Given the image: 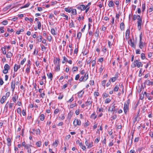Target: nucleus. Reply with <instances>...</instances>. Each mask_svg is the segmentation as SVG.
Instances as JSON below:
<instances>
[{"instance_id": "obj_25", "label": "nucleus", "mask_w": 153, "mask_h": 153, "mask_svg": "<svg viewBox=\"0 0 153 153\" xmlns=\"http://www.w3.org/2000/svg\"><path fill=\"white\" fill-rule=\"evenodd\" d=\"M36 39L38 42H41L42 41V37L39 35L36 37Z\"/></svg>"}, {"instance_id": "obj_14", "label": "nucleus", "mask_w": 153, "mask_h": 153, "mask_svg": "<svg viewBox=\"0 0 153 153\" xmlns=\"http://www.w3.org/2000/svg\"><path fill=\"white\" fill-rule=\"evenodd\" d=\"M145 82H146V84L149 85H153V81H150L149 80H146Z\"/></svg>"}, {"instance_id": "obj_30", "label": "nucleus", "mask_w": 153, "mask_h": 153, "mask_svg": "<svg viewBox=\"0 0 153 153\" xmlns=\"http://www.w3.org/2000/svg\"><path fill=\"white\" fill-rule=\"evenodd\" d=\"M92 103V101H87L86 102V105L88 106V105H91Z\"/></svg>"}, {"instance_id": "obj_36", "label": "nucleus", "mask_w": 153, "mask_h": 153, "mask_svg": "<svg viewBox=\"0 0 153 153\" xmlns=\"http://www.w3.org/2000/svg\"><path fill=\"white\" fill-rule=\"evenodd\" d=\"M37 24L38 28V29H41V24L40 22L38 21L37 22Z\"/></svg>"}, {"instance_id": "obj_5", "label": "nucleus", "mask_w": 153, "mask_h": 153, "mask_svg": "<svg viewBox=\"0 0 153 153\" xmlns=\"http://www.w3.org/2000/svg\"><path fill=\"white\" fill-rule=\"evenodd\" d=\"M73 124L75 126L77 125L79 126L81 125V122L80 120L76 119L74 121Z\"/></svg>"}, {"instance_id": "obj_45", "label": "nucleus", "mask_w": 153, "mask_h": 153, "mask_svg": "<svg viewBox=\"0 0 153 153\" xmlns=\"http://www.w3.org/2000/svg\"><path fill=\"white\" fill-rule=\"evenodd\" d=\"M103 69L104 68L103 67L102 65H101L99 70V72L100 73H101L102 72Z\"/></svg>"}, {"instance_id": "obj_56", "label": "nucleus", "mask_w": 153, "mask_h": 153, "mask_svg": "<svg viewBox=\"0 0 153 153\" xmlns=\"http://www.w3.org/2000/svg\"><path fill=\"white\" fill-rule=\"evenodd\" d=\"M63 97V94H60L59 96L58 97V99L59 100H61L62 99Z\"/></svg>"}, {"instance_id": "obj_37", "label": "nucleus", "mask_w": 153, "mask_h": 153, "mask_svg": "<svg viewBox=\"0 0 153 153\" xmlns=\"http://www.w3.org/2000/svg\"><path fill=\"white\" fill-rule=\"evenodd\" d=\"M42 50L43 51H45L46 50V48L43 45H41Z\"/></svg>"}, {"instance_id": "obj_64", "label": "nucleus", "mask_w": 153, "mask_h": 153, "mask_svg": "<svg viewBox=\"0 0 153 153\" xmlns=\"http://www.w3.org/2000/svg\"><path fill=\"white\" fill-rule=\"evenodd\" d=\"M144 98V94H141L140 95V98L141 100H142Z\"/></svg>"}, {"instance_id": "obj_26", "label": "nucleus", "mask_w": 153, "mask_h": 153, "mask_svg": "<svg viewBox=\"0 0 153 153\" xmlns=\"http://www.w3.org/2000/svg\"><path fill=\"white\" fill-rule=\"evenodd\" d=\"M39 117H40V120H41L43 121L44 120V118H45V116L43 114H41L40 115Z\"/></svg>"}, {"instance_id": "obj_35", "label": "nucleus", "mask_w": 153, "mask_h": 153, "mask_svg": "<svg viewBox=\"0 0 153 153\" xmlns=\"http://www.w3.org/2000/svg\"><path fill=\"white\" fill-rule=\"evenodd\" d=\"M77 104L76 103H74L71 104L70 106V108H72L76 106Z\"/></svg>"}, {"instance_id": "obj_32", "label": "nucleus", "mask_w": 153, "mask_h": 153, "mask_svg": "<svg viewBox=\"0 0 153 153\" xmlns=\"http://www.w3.org/2000/svg\"><path fill=\"white\" fill-rule=\"evenodd\" d=\"M71 11L72 14L74 15H76V10L75 9H72Z\"/></svg>"}, {"instance_id": "obj_61", "label": "nucleus", "mask_w": 153, "mask_h": 153, "mask_svg": "<svg viewBox=\"0 0 153 153\" xmlns=\"http://www.w3.org/2000/svg\"><path fill=\"white\" fill-rule=\"evenodd\" d=\"M93 146L92 145V143H89L88 146L87 147V148H91Z\"/></svg>"}, {"instance_id": "obj_29", "label": "nucleus", "mask_w": 153, "mask_h": 153, "mask_svg": "<svg viewBox=\"0 0 153 153\" xmlns=\"http://www.w3.org/2000/svg\"><path fill=\"white\" fill-rule=\"evenodd\" d=\"M4 68L6 70H9L10 69L9 66L7 64H6L4 66Z\"/></svg>"}, {"instance_id": "obj_7", "label": "nucleus", "mask_w": 153, "mask_h": 153, "mask_svg": "<svg viewBox=\"0 0 153 153\" xmlns=\"http://www.w3.org/2000/svg\"><path fill=\"white\" fill-rule=\"evenodd\" d=\"M31 146H32L31 145L27 144V146L25 147V149L27 150V152L28 153H31V149L30 148V147Z\"/></svg>"}, {"instance_id": "obj_10", "label": "nucleus", "mask_w": 153, "mask_h": 153, "mask_svg": "<svg viewBox=\"0 0 153 153\" xmlns=\"http://www.w3.org/2000/svg\"><path fill=\"white\" fill-rule=\"evenodd\" d=\"M20 68V65H17L16 64H15L14 67L13 69L14 71L15 72H16Z\"/></svg>"}, {"instance_id": "obj_33", "label": "nucleus", "mask_w": 153, "mask_h": 153, "mask_svg": "<svg viewBox=\"0 0 153 153\" xmlns=\"http://www.w3.org/2000/svg\"><path fill=\"white\" fill-rule=\"evenodd\" d=\"M103 5L102 2L100 1L98 2V4L97 5L100 8H101L102 7Z\"/></svg>"}, {"instance_id": "obj_58", "label": "nucleus", "mask_w": 153, "mask_h": 153, "mask_svg": "<svg viewBox=\"0 0 153 153\" xmlns=\"http://www.w3.org/2000/svg\"><path fill=\"white\" fill-rule=\"evenodd\" d=\"M73 71L75 72L78 70V68L77 67H74L73 68Z\"/></svg>"}, {"instance_id": "obj_24", "label": "nucleus", "mask_w": 153, "mask_h": 153, "mask_svg": "<svg viewBox=\"0 0 153 153\" xmlns=\"http://www.w3.org/2000/svg\"><path fill=\"white\" fill-rule=\"evenodd\" d=\"M72 8H65V10L66 12L69 13L71 12V11L72 10Z\"/></svg>"}, {"instance_id": "obj_59", "label": "nucleus", "mask_w": 153, "mask_h": 153, "mask_svg": "<svg viewBox=\"0 0 153 153\" xmlns=\"http://www.w3.org/2000/svg\"><path fill=\"white\" fill-rule=\"evenodd\" d=\"M111 101V100L110 99L108 98L107 99L105 100V103H108Z\"/></svg>"}, {"instance_id": "obj_50", "label": "nucleus", "mask_w": 153, "mask_h": 153, "mask_svg": "<svg viewBox=\"0 0 153 153\" xmlns=\"http://www.w3.org/2000/svg\"><path fill=\"white\" fill-rule=\"evenodd\" d=\"M61 15L62 16L65 17L67 20H68V16L65 15L64 13H62V14H61Z\"/></svg>"}, {"instance_id": "obj_57", "label": "nucleus", "mask_w": 153, "mask_h": 153, "mask_svg": "<svg viewBox=\"0 0 153 153\" xmlns=\"http://www.w3.org/2000/svg\"><path fill=\"white\" fill-rule=\"evenodd\" d=\"M117 79L115 77H114L111 78V80L112 82H115L117 80Z\"/></svg>"}, {"instance_id": "obj_6", "label": "nucleus", "mask_w": 153, "mask_h": 153, "mask_svg": "<svg viewBox=\"0 0 153 153\" xmlns=\"http://www.w3.org/2000/svg\"><path fill=\"white\" fill-rule=\"evenodd\" d=\"M142 23V19H138L137 21V27L139 30H140L141 28V25Z\"/></svg>"}, {"instance_id": "obj_34", "label": "nucleus", "mask_w": 153, "mask_h": 153, "mask_svg": "<svg viewBox=\"0 0 153 153\" xmlns=\"http://www.w3.org/2000/svg\"><path fill=\"white\" fill-rule=\"evenodd\" d=\"M36 146H38V147H40L41 145V141H38V142H37L36 144Z\"/></svg>"}, {"instance_id": "obj_8", "label": "nucleus", "mask_w": 153, "mask_h": 153, "mask_svg": "<svg viewBox=\"0 0 153 153\" xmlns=\"http://www.w3.org/2000/svg\"><path fill=\"white\" fill-rule=\"evenodd\" d=\"M129 105H127L126 104V103L124 104V107L123 108L124 111L125 113L126 114L128 110Z\"/></svg>"}, {"instance_id": "obj_23", "label": "nucleus", "mask_w": 153, "mask_h": 153, "mask_svg": "<svg viewBox=\"0 0 153 153\" xmlns=\"http://www.w3.org/2000/svg\"><path fill=\"white\" fill-rule=\"evenodd\" d=\"M120 28L121 30H123L125 28L124 24L123 22H122L120 24Z\"/></svg>"}, {"instance_id": "obj_22", "label": "nucleus", "mask_w": 153, "mask_h": 153, "mask_svg": "<svg viewBox=\"0 0 153 153\" xmlns=\"http://www.w3.org/2000/svg\"><path fill=\"white\" fill-rule=\"evenodd\" d=\"M149 93H147L146 94V96L148 98V99L149 100H151L152 99V97L150 95Z\"/></svg>"}, {"instance_id": "obj_51", "label": "nucleus", "mask_w": 153, "mask_h": 153, "mask_svg": "<svg viewBox=\"0 0 153 153\" xmlns=\"http://www.w3.org/2000/svg\"><path fill=\"white\" fill-rule=\"evenodd\" d=\"M40 130L38 128L36 130V135L40 134Z\"/></svg>"}, {"instance_id": "obj_15", "label": "nucleus", "mask_w": 153, "mask_h": 153, "mask_svg": "<svg viewBox=\"0 0 153 153\" xmlns=\"http://www.w3.org/2000/svg\"><path fill=\"white\" fill-rule=\"evenodd\" d=\"M6 100V97L5 96H3L1 99V100H0V102L1 104H3L4 103V102H5V101Z\"/></svg>"}, {"instance_id": "obj_38", "label": "nucleus", "mask_w": 153, "mask_h": 153, "mask_svg": "<svg viewBox=\"0 0 153 153\" xmlns=\"http://www.w3.org/2000/svg\"><path fill=\"white\" fill-rule=\"evenodd\" d=\"M55 65H56V67L57 70L58 71H59L60 70V64H59V63L55 64Z\"/></svg>"}, {"instance_id": "obj_48", "label": "nucleus", "mask_w": 153, "mask_h": 153, "mask_svg": "<svg viewBox=\"0 0 153 153\" xmlns=\"http://www.w3.org/2000/svg\"><path fill=\"white\" fill-rule=\"evenodd\" d=\"M17 111V113L21 115V108H18Z\"/></svg>"}, {"instance_id": "obj_9", "label": "nucleus", "mask_w": 153, "mask_h": 153, "mask_svg": "<svg viewBox=\"0 0 153 153\" xmlns=\"http://www.w3.org/2000/svg\"><path fill=\"white\" fill-rule=\"evenodd\" d=\"M18 96L17 94H15L13 97L12 98V100L14 102H16L17 100H18Z\"/></svg>"}, {"instance_id": "obj_12", "label": "nucleus", "mask_w": 153, "mask_h": 153, "mask_svg": "<svg viewBox=\"0 0 153 153\" xmlns=\"http://www.w3.org/2000/svg\"><path fill=\"white\" fill-rule=\"evenodd\" d=\"M59 143V140H56L53 143L52 145L55 147H56Z\"/></svg>"}, {"instance_id": "obj_16", "label": "nucleus", "mask_w": 153, "mask_h": 153, "mask_svg": "<svg viewBox=\"0 0 153 153\" xmlns=\"http://www.w3.org/2000/svg\"><path fill=\"white\" fill-rule=\"evenodd\" d=\"M13 54L10 52L9 51L7 52V53L6 54V56L7 58H10L12 56Z\"/></svg>"}, {"instance_id": "obj_55", "label": "nucleus", "mask_w": 153, "mask_h": 153, "mask_svg": "<svg viewBox=\"0 0 153 153\" xmlns=\"http://www.w3.org/2000/svg\"><path fill=\"white\" fill-rule=\"evenodd\" d=\"M7 30L8 32H13L14 31V30L12 28L10 29L9 28H8L7 29Z\"/></svg>"}, {"instance_id": "obj_21", "label": "nucleus", "mask_w": 153, "mask_h": 153, "mask_svg": "<svg viewBox=\"0 0 153 153\" xmlns=\"http://www.w3.org/2000/svg\"><path fill=\"white\" fill-rule=\"evenodd\" d=\"M7 145L9 146L11 145V140L10 138H7Z\"/></svg>"}, {"instance_id": "obj_46", "label": "nucleus", "mask_w": 153, "mask_h": 153, "mask_svg": "<svg viewBox=\"0 0 153 153\" xmlns=\"http://www.w3.org/2000/svg\"><path fill=\"white\" fill-rule=\"evenodd\" d=\"M26 61V59L25 58H24L20 62V64L21 65H23Z\"/></svg>"}, {"instance_id": "obj_52", "label": "nucleus", "mask_w": 153, "mask_h": 153, "mask_svg": "<svg viewBox=\"0 0 153 153\" xmlns=\"http://www.w3.org/2000/svg\"><path fill=\"white\" fill-rule=\"evenodd\" d=\"M146 8L145 4H143L142 5V11H143Z\"/></svg>"}, {"instance_id": "obj_13", "label": "nucleus", "mask_w": 153, "mask_h": 153, "mask_svg": "<svg viewBox=\"0 0 153 153\" xmlns=\"http://www.w3.org/2000/svg\"><path fill=\"white\" fill-rule=\"evenodd\" d=\"M130 31L129 29L126 30V38L128 39L129 38Z\"/></svg>"}, {"instance_id": "obj_44", "label": "nucleus", "mask_w": 153, "mask_h": 153, "mask_svg": "<svg viewBox=\"0 0 153 153\" xmlns=\"http://www.w3.org/2000/svg\"><path fill=\"white\" fill-rule=\"evenodd\" d=\"M94 35L95 38H96L97 39L98 38L99 34L97 31H96L95 32Z\"/></svg>"}, {"instance_id": "obj_4", "label": "nucleus", "mask_w": 153, "mask_h": 153, "mask_svg": "<svg viewBox=\"0 0 153 153\" xmlns=\"http://www.w3.org/2000/svg\"><path fill=\"white\" fill-rule=\"evenodd\" d=\"M76 8L80 10H84L87 8V7L84 5H77L76 6Z\"/></svg>"}, {"instance_id": "obj_1", "label": "nucleus", "mask_w": 153, "mask_h": 153, "mask_svg": "<svg viewBox=\"0 0 153 153\" xmlns=\"http://www.w3.org/2000/svg\"><path fill=\"white\" fill-rule=\"evenodd\" d=\"M133 63L134 64L133 65L131 66L133 68H134L135 67H137L138 68H139L141 67H142L143 65L142 62H139V60H134Z\"/></svg>"}, {"instance_id": "obj_60", "label": "nucleus", "mask_w": 153, "mask_h": 153, "mask_svg": "<svg viewBox=\"0 0 153 153\" xmlns=\"http://www.w3.org/2000/svg\"><path fill=\"white\" fill-rule=\"evenodd\" d=\"M42 42L43 43L45 44V45H47L48 44L46 42V40L45 39H43Z\"/></svg>"}, {"instance_id": "obj_54", "label": "nucleus", "mask_w": 153, "mask_h": 153, "mask_svg": "<svg viewBox=\"0 0 153 153\" xmlns=\"http://www.w3.org/2000/svg\"><path fill=\"white\" fill-rule=\"evenodd\" d=\"M11 6V5H10L8 6H7V7H6L4 9V10H5V11H6Z\"/></svg>"}, {"instance_id": "obj_42", "label": "nucleus", "mask_w": 153, "mask_h": 153, "mask_svg": "<svg viewBox=\"0 0 153 153\" xmlns=\"http://www.w3.org/2000/svg\"><path fill=\"white\" fill-rule=\"evenodd\" d=\"M141 57L142 59H144L145 58V54L144 53H142L141 54Z\"/></svg>"}, {"instance_id": "obj_17", "label": "nucleus", "mask_w": 153, "mask_h": 153, "mask_svg": "<svg viewBox=\"0 0 153 153\" xmlns=\"http://www.w3.org/2000/svg\"><path fill=\"white\" fill-rule=\"evenodd\" d=\"M144 43L143 42H139V47L140 49H142L144 47Z\"/></svg>"}, {"instance_id": "obj_2", "label": "nucleus", "mask_w": 153, "mask_h": 153, "mask_svg": "<svg viewBox=\"0 0 153 153\" xmlns=\"http://www.w3.org/2000/svg\"><path fill=\"white\" fill-rule=\"evenodd\" d=\"M88 78V73H86L84 76H82L79 79V81L80 82H85L86 81Z\"/></svg>"}, {"instance_id": "obj_40", "label": "nucleus", "mask_w": 153, "mask_h": 153, "mask_svg": "<svg viewBox=\"0 0 153 153\" xmlns=\"http://www.w3.org/2000/svg\"><path fill=\"white\" fill-rule=\"evenodd\" d=\"M8 22L7 20H4L1 22V24L4 25H6L7 24Z\"/></svg>"}, {"instance_id": "obj_43", "label": "nucleus", "mask_w": 153, "mask_h": 153, "mask_svg": "<svg viewBox=\"0 0 153 153\" xmlns=\"http://www.w3.org/2000/svg\"><path fill=\"white\" fill-rule=\"evenodd\" d=\"M60 111L58 108H56L55 109L54 111V114H57Z\"/></svg>"}, {"instance_id": "obj_28", "label": "nucleus", "mask_w": 153, "mask_h": 153, "mask_svg": "<svg viewBox=\"0 0 153 153\" xmlns=\"http://www.w3.org/2000/svg\"><path fill=\"white\" fill-rule=\"evenodd\" d=\"M30 66H27V67L26 69V72L28 74V73L30 71Z\"/></svg>"}, {"instance_id": "obj_19", "label": "nucleus", "mask_w": 153, "mask_h": 153, "mask_svg": "<svg viewBox=\"0 0 153 153\" xmlns=\"http://www.w3.org/2000/svg\"><path fill=\"white\" fill-rule=\"evenodd\" d=\"M114 5V4L112 0L110 1L108 4V6L109 7H113Z\"/></svg>"}, {"instance_id": "obj_20", "label": "nucleus", "mask_w": 153, "mask_h": 153, "mask_svg": "<svg viewBox=\"0 0 153 153\" xmlns=\"http://www.w3.org/2000/svg\"><path fill=\"white\" fill-rule=\"evenodd\" d=\"M47 75L48 78L50 79L51 80H52L53 79V75L51 73H49V74H47Z\"/></svg>"}, {"instance_id": "obj_63", "label": "nucleus", "mask_w": 153, "mask_h": 153, "mask_svg": "<svg viewBox=\"0 0 153 153\" xmlns=\"http://www.w3.org/2000/svg\"><path fill=\"white\" fill-rule=\"evenodd\" d=\"M140 51L139 49H137L136 50V53L137 54H140Z\"/></svg>"}, {"instance_id": "obj_47", "label": "nucleus", "mask_w": 153, "mask_h": 153, "mask_svg": "<svg viewBox=\"0 0 153 153\" xmlns=\"http://www.w3.org/2000/svg\"><path fill=\"white\" fill-rule=\"evenodd\" d=\"M81 35H82V33H81L79 32L78 33H77V38L78 39H79L81 37Z\"/></svg>"}, {"instance_id": "obj_62", "label": "nucleus", "mask_w": 153, "mask_h": 153, "mask_svg": "<svg viewBox=\"0 0 153 153\" xmlns=\"http://www.w3.org/2000/svg\"><path fill=\"white\" fill-rule=\"evenodd\" d=\"M96 61L95 60H93L92 61V67L94 66L96 64Z\"/></svg>"}, {"instance_id": "obj_53", "label": "nucleus", "mask_w": 153, "mask_h": 153, "mask_svg": "<svg viewBox=\"0 0 153 153\" xmlns=\"http://www.w3.org/2000/svg\"><path fill=\"white\" fill-rule=\"evenodd\" d=\"M106 81L105 80H103V81H102V85L104 86V87H105V84H106Z\"/></svg>"}, {"instance_id": "obj_11", "label": "nucleus", "mask_w": 153, "mask_h": 153, "mask_svg": "<svg viewBox=\"0 0 153 153\" xmlns=\"http://www.w3.org/2000/svg\"><path fill=\"white\" fill-rule=\"evenodd\" d=\"M15 82L14 81H13L11 82V88H12V91H13L14 89L15 88Z\"/></svg>"}, {"instance_id": "obj_27", "label": "nucleus", "mask_w": 153, "mask_h": 153, "mask_svg": "<svg viewBox=\"0 0 153 153\" xmlns=\"http://www.w3.org/2000/svg\"><path fill=\"white\" fill-rule=\"evenodd\" d=\"M119 88V86L118 85H116L115 87L114 88V91L115 92H117L118 91Z\"/></svg>"}, {"instance_id": "obj_31", "label": "nucleus", "mask_w": 153, "mask_h": 153, "mask_svg": "<svg viewBox=\"0 0 153 153\" xmlns=\"http://www.w3.org/2000/svg\"><path fill=\"white\" fill-rule=\"evenodd\" d=\"M30 4L27 3V4L25 5L24 6L21 7L20 8L21 9H22L24 8L28 7L29 6Z\"/></svg>"}, {"instance_id": "obj_39", "label": "nucleus", "mask_w": 153, "mask_h": 153, "mask_svg": "<svg viewBox=\"0 0 153 153\" xmlns=\"http://www.w3.org/2000/svg\"><path fill=\"white\" fill-rule=\"evenodd\" d=\"M55 30L54 28H52L51 30V33L53 35H56V33H55Z\"/></svg>"}, {"instance_id": "obj_18", "label": "nucleus", "mask_w": 153, "mask_h": 153, "mask_svg": "<svg viewBox=\"0 0 153 153\" xmlns=\"http://www.w3.org/2000/svg\"><path fill=\"white\" fill-rule=\"evenodd\" d=\"M84 93V91L81 90L78 93V96L79 97H81Z\"/></svg>"}, {"instance_id": "obj_41", "label": "nucleus", "mask_w": 153, "mask_h": 153, "mask_svg": "<svg viewBox=\"0 0 153 153\" xmlns=\"http://www.w3.org/2000/svg\"><path fill=\"white\" fill-rule=\"evenodd\" d=\"M60 59L59 58H56V61L55 64H57L59 63V64H60Z\"/></svg>"}, {"instance_id": "obj_49", "label": "nucleus", "mask_w": 153, "mask_h": 153, "mask_svg": "<svg viewBox=\"0 0 153 153\" xmlns=\"http://www.w3.org/2000/svg\"><path fill=\"white\" fill-rule=\"evenodd\" d=\"M47 38L49 41L51 42V41L52 38L51 36H48Z\"/></svg>"}, {"instance_id": "obj_3", "label": "nucleus", "mask_w": 153, "mask_h": 153, "mask_svg": "<svg viewBox=\"0 0 153 153\" xmlns=\"http://www.w3.org/2000/svg\"><path fill=\"white\" fill-rule=\"evenodd\" d=\"M134 39H130L128 41V43L131 47L134 48H135V45L134 43Z\"/></svg>"}]
</instances>
